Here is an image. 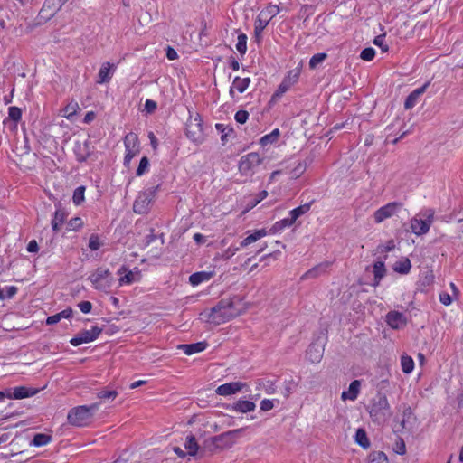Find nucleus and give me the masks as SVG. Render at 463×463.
Wrapping results in <instances>:
<instances>
[{"mask_svg": "<svg viewBox=\"0 0 463 463\" xmlns=\"http://www.w3.org/2000/svg\"><path fill=\"white\" fill-rule=\"evenodd\" d=\"M244 310V304L240 298L234 297L231 299H223L211 309L209 319L215 324H222L238 317Z\"/></svg>", "mask_w": 463, "mask_h": 463, "instance_id": "f257e3e1", "label": "nucleus"}, {"mask_svg": "<svg viewBox=\"0 0 463 463\" xmlns=\"http://www.w3.org/2000/svg\"><path fill=\"white\" fill-rule=\"evenodd\" d=\"M99 404L95 402L90 406H77L69 411L67 415L68 422L73 426L82 427L90 424L94 413Z\"/></svg>", "mask_w": 463, "mask_h": 463, "instance_id": "f03ea898", "label": "nucleus"}, {"mask_svg": "<svg viewBox=\"0 0 463 463\" xmlns=\"http://www.w3.org/2000/svg\"><path fill=\"white\" fill-rule=\"evenodd\" d=\"M262 163V158L258 153L251 152L241 157L238 168L241 175L245 178H251L255 169Z\"/></svg>", "mask_w": 463, "mask_h": 463, "instance_id": "7ed1b4c3", "label": "nucleus"}, {"mask_svg": "<svg viewBox=\"0 0 463 463\" xmlns=\"http://www.w3.org/2000/svg\"><path fill=\"white\" fill-rule=\"evenodd\" d=\"M89 280L96 289L108 292L111 288L114 279L108 269L98 268L89 277Z\"/></svg>", "mask_w": 463, "mask_h": 463, "instance_id": "20e7f679", "label": "nucleus"}, {"mask_svg": "<svg viewBox=\"0 0 463 463\" xmlns=\"http://www.w3.org/2000/svg\"><path fill=\"white\" fill-rule=\"evenodd\" d=\"M186 136L194 143H202L204 139L203 121L198 113L190 116L186 122Z\"/></svg>", "mask_w": 463, "mask_h": 463, "instance_id": "39448f33", "label": "nucleus"}, {"mask_svg": "<svg viewBox=\"0 0 463 463\" xmlns=\"http://www.w3.org/2000/svg\"><path fill=\"white\" fill-rule=\"evenodd\" d=\"M280 9L276 5H269L263 10H261L256 19L254 33L256 38H260L262 31L268 25L269 21L275 17Z\"/></svg>", "mask_w": 463, "mask_h": 463, "instance_id": "423d86ee", "label": "nucleus"}, {"mask_svg": "<svg viewBox=\"0 0 463 463\" xmlns=\"http://www.w3.org/2000/svg\"><path fill=\"white\" fill-rule=\"evenodd\" d=\"M158 185L149 188L139 194L133 204V210L138 214H144L148 212L150 205L156 197Z\"/></svg>", "mask_w": 463, "mask_h": 463, "instance_id": "0eeeda50", "label": "nucleus"}, {"mask_svg": "<svg viewBox=\"0 0 463 463\" xmlns=\"http://www.w3.org/2000/svg\"><path fill=\"white\" fill-rule=\"evenodd\" d=\"M369 413L374 420H383L390 415V405L385 395L378 394L372 402Z\"/></svg>", "mask_w": 463, "mask_h": 463, "instance_id": "6e6552de", "label": "nucleus"}, {"mask_svg": "<svg viewBox=\"0 0 463 463\" xmlns=\"http://www.w3.org/2000/svg\"><path fill=\"white\" fill-rule=\"evenodd\" d=\"M423 215L425 219L413 217L411 220V230L417 236L426 234L433 222L434 212L432 210H428Z\"/></svg>", "mask_w": 463, "mask_h": 463, "instance_id": "1a4fd4ad", "label": "nucleus"}, {"mask_svg": "<svg viewBox=\"0 0 463 463\" xmlns=\"http://www.w3.org/2000/svg\"><path fill=\"white\" fill-rule=\"evenodd\" d=\"M242 431V429H237L224 432L221 435L211 438L206 443L215 446L216 448H228L234 443L235 438L239 433Z\"/></svg>", "mask_w": 463, "mask_h": 463, "instance_id": "9d476101", "label": "nucleus"}, {"mask_svg": "<svg viewBox=\"0 0 463 463\" xmlns=\"http://www.w3.org/2000/svg\"><path fill=\"white\" fill-rule=\"evenodd\" d=\"M124 144L126 146V156L124 158V165H129L132 158L139 153V142L137 135L130 132L126 135L124 138Z\"/></svg>", "mask_w": 463, "mask_h": 463, "instance_id": "9b49d317", "label": "nucleus"}, {"mask_svg": "<svg viewBox=\"0 0 463 463\" xmlns=\"http://www.w3.org/2000/svg\"><path fill=\"white\" fill-rule=\"evenodd\" d=\"M102 329L99 326H93L90 330H83L77 334L70 340L73 346H78L81 344H86L96 340L101 334Z\"/></svg>", "mask_w": 463, "mask_h": 463, "instance_id": "f8f14e48", "label": "nucleus"}, {"mask_svg": "<svg viewBox=\"0 0 463 463\" xmlns=\"http://www.w3.org/2000/svg\"><path fill=\"white\" fill-rule=\"evenodd\" d=\"M402 204L397 202L389 203L379 208L373 214L374 221L377 223L383 222L385 219L392 217L400 208Z\"/></svg>", "mask_w": 463, "mask_h": 463, "instance_id": "ddd939ff", "label": "nucleus"}, {"mask_svg": "<svg viewBox=\"0 0 463 463\" xmlns=\"http://www.w3.org/2000/svg\"><path fill=\"white\" fill-rule=\"evenodd\" d=\"M67 0H45L40 11L43 18L52 17L64 5Z\"/></svg>", "mask_w": 463, "mask_h": 463, "instance_id": "4468645a", "label": "nucleus"}, {"mask_svg": "<svg viewBox=\"0 0 463 463\" xmlns=\"http://www.w3.org/2000/svg\"><path fill=\"white\" fill-rule=\"evenodd\" d=\"M247 384L241 382H232L220 385L215 392L221 396H228L241 392Z\"/></svg>", "mask_w": 463, "mask_h": 463, "instance_id": "2eb2a0df", "label": "nucleus"}, {"mask_svg": "<svg viewBox=\"0 0 463 463\" xmlns=\"http://www.w3.org/2000/svg\"><path fill=\"white\" fill-rule=\"evenodd\" d=\"M386 323L393 329H400L407 325V318L403 313L390 311L386 315Z\"/></svg>", "mask_w": 463, "mask_h": 463, "instance_id": "dca6fc26", "label": "nucleus"}, {"mask_svg": "<svg viewBox=\"0 0 463 463\" xmlns=\"http://www.w3.org/2000/svg\"><path fill=\"white\" fill-rule=\"evenodd\" d=\"M73 150L77 156V159L80 162L85 161L90 155V149L87 140L76 141Z\"/></svg>", "mask_w": 463, "mask_h": 463, "instance_id": "f3484780", "label": "nucleus"}, {"mask_svg": "<svg viewBox=\"0 0 463 463\" xmlns=\"http://www.w3.org/2000/svg\"><path fill=\"white\" fill-rule=\"evenodd\" d=\"M429 85H430V81L426 82L422 87L414 90L406 98V100L404 102L405 109H409L413 108L416 105L419 97L425 92V90H426V89L428 88Z\"/></svg>", "mask_w": 463, "mask_h": 463, "instance_id": "a211bd4d", "label": "nucleus"}, {"mask_svg": "<svg viewBox=\"0 0 463 463\" xmlns=\"http://www.w3.org/2000/svg\"><path fill=\"white\" fill-rule=\"evenodd\" d=\"M38 391L36 389H30L25 386H19L14 389L13 393H8L6 396L11 399H24L33 396Z\"/></svg>", "mask_w": 463, "mask_h": 463, "instance_id": "6ab92c4d", "label": "nucleus"}, {"mask_svg": "<svg viewBox=\"0 0 463 463\" xmlns=\"http://www.w3.org/2000/svg\"><path fill=\"white\" fill-rule=\"evenodd\" d=\"M207 346L205 342H198L194 344H182L177 347L179 350L184 351V353L187 355H192L195 353H199L203 351Z\"/></svg>", "mask_w": 463, "mask_h": 463, "instance_id": "aec40b11", "label": "nucleus"}, {"mask_svg": "<svg viewBox=\"0 0 463 463\" xmlns=\"http://www.w3.org/2000/svg\"><path fill=\"white\" fill-rule=\"evenodd\" d=\"M373 272L374 276L373 286L377 287L386 274L384 262L382 260L375 261L373 266Z\"/></svg>", "mask_w": 463, "mask_h": 463, "instance_id": "412c9836", "label": "nucleus"}, {"mask_svg": "<svg viewBox=\"0 0 463 463\" xmlns=\"http://www.w3.org/2000/svg\"><path fill=\"white\" fill-rule=\"evenodd\" d=\"M360 386H361L360 381H358V380L353 381L349 385L348 391L342 392V395H341L342 400L354 401L358 396V393L360 391Z\"/></svg>", "mask_w": 463, "mask_h": 463, "instance_id": "4be33fe9", "label": "nucleus"}, {"mask_svg": "<svg viewBox=\"0 0 463 463\" xmlns=\"http://www.w3.org/2000/svg\"><path fill=\"white\" fill-rule=\"evenodd\" d=\"M267 235V231L265 229L256 230L251 234L248 235L240 242L241 248H245L250 244L257 241L258 240L265 237Z\"/></svg>", "mask_w": 463, "mask_h": 463, "instance_id": "5701e85b", "label": "nucleus"}, {"mask_svg": "<svg viewBox=\"0 0 463 463\" xmlns=\"http://www.w3.org/2000/svg\"><path fill=\"white\" fill-rule=\"evenodd\" d=\"M250 82V78H240L236 77L233 80L232 86L230 89V95H234V90H237L238 92L243 93L246 89L249 87V84Z\"/></svg>", "mask_w": 463, "mask_h": 463, "instance_id": "b1692460", "label": "nucleus"}, {"mask_svg": "<svg viewBox=\"0 0 463 463\" xmlns=\"http://www.w3.org/2000/svg\"><path fill=\"white\" fill-rule=\"evenodd\" d=\"M307 359L313 363H318L322 359L323 356V350L319 345H309L308 349L307 350Z\"/></svg>", "mask_w": 463, "mask_h": 463, "instance_id": "393cba45", "label": "nucleus"}, {"mask_svg": "<svg viewBox=\"0 0 463 463\" xmlns=\"http://www.w3.org/2000/svg\"><path fill=\"white\" fill-rule=\"evenodd\" d=\"M256 405L254 402L246 400H240L236 402L232 408L234 411L246 413L254 411Z\"/></svg>", "mask_w": 463, "mask_h": 463, "instance_id": "a878e982", "label": "nucleus"}, {"mask_svg": "<svg viewBox=\"0 0 463 463\" xmlns=\"http://www.w3.org/2000/svg\"><path fill=\"white\" fill-rule=\"evenodd\" d=\"M184 448L187 450V454L190 456H195L199 451V446L194 435H188L184 442Z\"/></svg>", "mask_w": 463, "mask_h": 463, "instance_id": "bb28decb", "label": "nucleus"}, {"mask_svg": "<svg viewBox=\"0 0 463 463\" xmlns=\"http://www.w3.org/2000/svg\"><path fill=\"white\" fill-rule=\"evenodd\" d=\"M112 64L109 62H105L102 64L101 68L99 71V83L108 82L111 79V68Z\"/></svg>", "mask_w": 463, "mask_h": 463, "instance_id": "cd10ccee", "label": "nucleus"}, {"mask_svg": "<svg viewBox=\"0 0 463 463\" xmlns=\"http://www.w3.org/2000/svg\"><path fill=\"white\" fill-rule=\"evenodd\" d=\"M213 276L211 272H196L189 277V281L193 286H197L202 282L208 281Z\"/></svg>", "mask_w": 463, "mask_h": 463, "instance_id": "c85d7f7f", "label": "nucleus"}, {"mask_svg": "<svg viewBox=\"0 0 463 463\" xmlns=\"http://www.w3.org/2000/svg\"><path fill=\"white\" fill-rule=\"evenodd\" d=\"M65 218H66V215L62 210H61V209L56 210V212L54 213L53 219L52 220V228L53 232H56L61 230V228L65 221Z\"/></svg>", "mask_w": 463, "mask_h": 463, "instance_id": "c756f323", "label": "nucleus"}, {"mask_svg": "<svg viewBox=\"0 0 463 463\" xmlns=\"http://www.w3.org/2000/svg\"><path fill=\"white\" fill-rule=\"evenodd\" d=\"M411 264L408 258H404L397 262H395L393 266V269L395 272L400 274H408L411 270Z\"/></svg>", "mask_w": 463, "mask_h": 463, "instance_id": "7c9ffc66", "label": "nucleus"}, {"mask_svg": "<svg viewBox=\"0 0 463 463\" xmlns=\"http://www.w3.org/2000/svg\"><path fill=\"white\" fill-rule=\"evenodd\" d=\"M367 463H388V458L383 451H372L368 455Z\"/></svg>", "mask_w": 463, "mask_h": 463, "instance_id": "2f4dec72", "label": "nucleus"}, {"mask_svg": "<svg viewBox=\"0 0 463 463\" xmlns=\"http://www.w3.org/2000/svg\"><path fill=\"white\" fill-rule=\"evenodd\" d=\"M327 268V264H319L311 269L307 270L303 276V279L316 278L319 274L324 273Z\"/></svg>", "mask_w": 463, "mask_h": 463, "instance_id": "473e14b6", "label": "nucleus"}, {"mask_svg": "<svg viewBox=\"0 0 463 463\" xmlns=\"http://www.w3.org/2000/svg\"><path fill=\"white\" fill-rule=\"evenodd\" d=\"M402 369L404 373H410L413 371L414 362L412 358L407 354H403L401 357Z\"/></svg>", "mask_w": 463, "mask_h": 463, "instance_id": "72a5a7b5", "label": "nucleus"}, {"mask_svg": "<svg viewBox=\"0 0 463 463\" xmlns=\"http://www.w3.org/2000/svg\"><path fill=\"white\" fill-rule=\"evenodd\" d=\"M139 279H140L139 272H133V271L129 270L119 279V284L120 285H123V284L129 285L135 281L139 280Z\"/></svg>", "mask_w": 463, "mask_h": 463, "instance_id": "f704fd0d", "label": "nucleus"}, {"mask_svg": "<svg viewBox=\"0 0 463 463\" xmlns=\"http://www.w3.org/2000/svg\"><path fill=\"white\" fill-rule=\"evenodd\" d=\"M355 441L364 449L370 446L366 432L363 429H358L355 434Z\"/></svg>", "mask_w": 463, "mask_h": 463, "instance_id": "c9c22d12", "label": "nucleus"}, {"mask_svg": "<svg viewBox=\"0 0 463 463\" xmlns=\"http://www.w3.org/2000/svg\"><path fill=\"white\" fill-rule=\"evenodd\" d=\"M79 109H80V107H79L78 102L71 101L63 109V117H65L66 118H71L72 116L76 115V113Z\"/></svg>", "mask_w": 463, "mask_h": 463, "instance_id": "e433bc0d", "label": "nucleus"}, {"mask_svg": "<svg viewBox=\"0 0 463 463\" xmlns=\"http://www.w3.org/2000/svg\"><path fill=\"white\" fill-rule=\"evenodd\" d=\"M310 205H311L310 203L300 205V206L293 209L292 211H290L289 215L296 222V220L298 218H299L301 215L305 214L306 213H307L309 211Z\"/></svg>", "mask_w": 463, "mask_h": 463, "instance_id": "4c0bfd02", "label": "nucleus"}, {"mask_svg": "<svg viewBox=\"0 0 463 463\" xmlns=\"http://www.w3.org/2000/svg\"><path fill=\"white\" fill-rule=\"evenodd\" d=\"M294 222H295V221L293 220V218L291 216L288 217V218H285V219H283V220H281L279 222H277L272 226L270 231H272L273 232H279V231L283 230L286 227L291 226Z\"/></svg>", "mask_w": 463, "mask_h": 463, "instance_id": "58836bf2", "label": "nucleus"}, {"mask_svg": "<svg viewBox=\"0 0 463 463\" xmlns=\"http://www.w3.org/2000/svg\"><path fill=\"white\" fill-rule=\"evenodd\" d=\"M279 136V129H274L270 134L263 136L260 143L261 146H267L269 144H272L278 140V137Z\"/></svg>", "mask_w": 463, "mask_h": 463, "instance_id": "ea45409f", "label": "nucleus"}, {"mask_svg": "<svg viewBox=\"0 0 463 463\" xmlns=\"http://www.w3.org/2000/svg\"><path fill=\"white\" fill-rule=\"evenodd\" d=\"M52 438L49 435L38 433L33 437L32 444L40 447L48 444L51 441Z\"/></svg>", "mask_w": 463, "mask_h": 463, "instance_id": "a19ab883", "label": "nucleus"}, {"mask_svg": "<svg viewBox=\"0 0 463 463\" xmlns=\"http://www.w3.org/2000/svg\"><path fill=\"white\" fill-rule=\"evenodd\" d=\"M299 75H300V69L296 68L288 72V75L284 78V80L291 87L298 81Z\"/></svg>", "mask_w": 463, "mask_h": 463, "instance_id": "79ce46f5", "label": "nucleus"}, {"mask_svg": "<svg viewBox=\"0 0 463 463\" xmlns=\"http://www.w3.org/2000/svg\"><path fill=\"white\" fill-rule=\"evenodd\" d=\"M97 396L104 402L113 401L118 396V392L114 390H101L98 392Z\"/></svg>", "mask_w": 463, "mask_h": 463, "instance_id": "37998d69", "label": "nucleus"}, {"mask_svg": "<svg viewBox=\"0 0 463 463\" xmlns=\"http://www.w3.org/2000/svg\"><path fill=\"white\" fill-rule=\"evenodd\" d=\"M236 49L241 54H245L247 51V36L244 33H240L238 35V43L236 44Z\"/></svg>", "mask_w": 463, "mask_h": 463, "instance_id": "c03bdc74", "label": "nucleus"}, {"mask_svg": "<svg viewBox=\"0 0 463 463\" xmlns=\"http://www.w3.org/2000/svg\"><path fill=\"white\" fill-rule=\"evenodd\" d=\"M84 186H80L74 191L72 200L76 205H80L84 201Z\"/></svg>", "mask_w": 463, "mask_h": 463, "instance_id": "a18cd8bd", "label": "nucleus"}, {"mask_svg": "<svg viewBox=\"0 0 463 463\" xmlns=\"http://www.w3.org/2000/svg\"><path fill=\"white\" fill-rule=\"evenodd\" d=\"M8 117L14 122H18L22 118V110L18 107H10L8 109Z\"/></svg>", "mask_w": 463, "mask_h": 463, "instance_id": "49530a36", "label": "nucleus"}, {"mask_svg": "<svg viewBox=\"0 0 463 463\" xmlns=\"http://www.w3.org/2000/svg\"><path fill=\"white\" fill-rule=\"evenodd\" d=\"M413 419H414V416H413L412 410L410 407L405 408L402 412V427L407 428V425L410 423V420H413Z\"/></svg>", "mask_w": 463, "mask_h": 463, "instance_id": "de8ad7c7", "label": "nucleus"}, {"mask_svg": "<svg viewBox=\"0 0 463 463\" xmlns=\"http://www.w3.org/2000/svg\"><path fill=\"white\" fill-rule=\"evenodd\" d=\"M326 58V53H317L309 61V67L315 69L319 63L323 62Z\"/></svg>", "mask_w": 463, "mask_h": 463, "instance_id": "09e8293b", "label": "nucleus"}, {"mask_svg": "<svg viewBox=\"0 0 463 463\" xmlns=\"http://www.w3.org/2000/svg\"><path fill=\"white\" fill-rule=\"evenodd\" d=\"M100 246H101V242L99 241V235H97L95 233L91 234L89 239V248L91 250H97L100 248Z\"/></svg>", "mask_w": 463, "mask_h": 463, "instance_id": "8fccbe9b", "label": "nucleus"}, {"mask_svg": "<svg viewBox=\"0 0 463 463\" xmlns=\"http://www.w3.org/2000/svg\"><path fill=\"white\" fill-rule=\"evenodd\" d=\"M375 51L372 47L365 48L362 51L360 57L362 60L370 61L374 58Z\"/></svg>", "mask_w": 463, "mask_h": 463, "instance_id": "3c124183", "label": "nucleus"}, {"mask_svg": "<svg viewBox=\"0 0 463 463\" xmlns=\"http://www.w3.org/2000/svg\"><path fill=\"white\" fill-rule=\"evenodd\" d=\"M17 293V288L14 286H10L6 288V293L4 292L3 289H0V300H4L6 298H12Z\"/></svg>", "mask_w": 463, "mask_h": 463, "instance_id": "603ef678", "label": "nucleus"}, {"mask_svg": "<svg viewBox=\"0 0 463 463\" xmlns=\"http://www.w3.org/2000/svg\"><path fill=\"white\" fill-rule=\"evenodd\" d=\"M149 161L146 156H143L139 162V165L137 169V175H142L148 168Z\"/></svg>", "mask_w": 463, "mask_h": 463, "instance_id": "864d4df0", "label": "nucleus"}, {"mask_svg": "<svg viewBox=\"0 0 463 463\" xmlns=\"http://www.w3.org/2000/svg\"><path fill=\"white\" fill-rule=\"evenodd\" d=\"M306 170V165L304 163L299 162L291 171V177L298 178Z\"/></svg>", "mask_w": 463, "mask_h": 463, "instance_id": "5fc2aeb1", "label": "nucleus"}, {"mask_svg": "<svg viewBox=\"0 0 463 463\" xmlns=\"http://www.w3.org/2000/svg\"><path fill=\"white\" fill-rule=\"evenodd\" d=\"M216 129L222 133L221 139L225 142L230 132H232V128H228L222 124H216Z\"/></svg>", "mask_w": 463, "mask_h": 463, "instance_id": "6e6d98bb", "label": "nucleus"}, {"mask_svg": "<svg viewBox=\"0 0 463 463\" xmlns=\"http://www.w3.org/2000/svg\"><path fill=\"white\" fill-rule=\"evenodd\" d=\"M83 225V222L80 218L76 217L70 220L68 222V227L70 230L76 231L80 229Z\"/></svg>", "mask_w": 463, "mask_h": 463, "instance_id": "4d7b16f0", "label": "nucleus"}, {"mask_svg": "<svg viewBox=\"0 0 463 463\" xmlns=\"http://www.w3.org/2000/svg\"><path fill=\"white\" fill-rule=\"evenodd\" d=\"M249 118V113L246 110H239L235 114V120L240 124H244Z\"/></svg>", "mask_w": 463, "mask_h": 463, "instance_id": "13d9d810", "label": "nucleus"}, {"mask_svg": "<svg viewBox=\"0 0 463 463\" xmlns=\"http://www.w3.org/2000/svg\"><path fill=\"white\" fill-rule=\"evenodd\" d=\"M395 247L394 241L392 240H390L386 242L384 245H380L378 247V251L381 253L388 252L393 250Z\"/></svg>", "mask_w": 463, "mask_h": 463, "instance_id": "bf43d9fd", "label": "nucleus"}, {"mask_svg": "<svg viewBox=\"0 0 463 463\" xmlns=\"http://www.w3.org/2000/svg\"><path fill=\"white\" fill-rule=\"evenodd\" d=\"M384 37H385V35H384V34H381V35L376 36V37L374 38V40H373V43H374L375 45H377V46L381 47L383 52H387L389 48H388V46H387V45H385V44L383 43V42H384Z\"/></svg>", "mask_w": 463, "mask_h": 463, "instance_id": "052dcab7", "label": "nucleus"}, {"mask_svg": "<svg viewBox=\"0 0 463 463\" xmlns=\"http://www.w3.org/2000/svg\"><path fill=\"white\" fill-rule=\"evenodd\" d=\"M240 249H241L240 245L239 246H231L227 250H225L222 257L225 259H230L232 256H234Z\"/></svg>", "mask_w": 463, "mask_h": 463, "instance_id": "680f3d73", "label": "nucleus"}, {"mask_svg": "<svg viewBox=\"0 0 463 463\" xmlns=\"http://www.w3.org/2000/svg\"><path fill=\"white\" fill-rule=\"evenodd\" d=\"M79 308L84 314H88L91 311L92 304L90 301H81L78 304Z\"/></svg>", "mask_w": 463, "mask_h": 463, "instance_id": "e2e57ef3", "label": "nucleus"}, {"mask_svg": "<svg viewBox=\"0 0 463 463\" xmlns=\"http://www.w3.org/2000/svg\"><path fill=\"white\" fill-rule=\"evenodd\" d=\"M156 102L152 99H146L145 103V109L147 113L152 114L156 109Z\"/></svg>", "mask_w": 463, "mask_h": 463, "instance_id": "0e129e2a", "label": "nucleus"}, {"mask_svg": "<svg viewBox=\"0 0 463 463\" xmlns=\"http://www.w3.org/2000/svg\"><path fill=\"white\" fill-rule=\"evenodd\" d=\"M290 86L283 80L282 82L279 84L278 90L275 93V96L279 97L283 95Z\"/></svg>", "mask_w": 463, "mask_h": 463, "instance_id": "69168bd1", "label": "nucleus"}, {"mask_svg": "<svg viewBox=\"0 0 463 463\" xmlns=\"http://www.w3.org/2000/svg\"><path fill=\"white\" fill-rule=\"evenodd\" d=\"M274 407L271 400L265 399L260 402V410L263 411H270Z\"/></svg>", "mask_w": 463, "mask_h": 463, "instance_id": "338daca9", "label": "nucleus"}, {"mask_svg": "<svg viewBox=\"0 0 463 463\" xmlns=\"http://www.w3.org/2000/svg\"><path fill=\"white\" fill-rule=\"evenodd\" d=\"M439 300L443 305L448 306L451 303V297L449 294L443 292L439 295Z\"/></svg>", "mask_w": 463, "mask_h": 463, "instance_id": "774afa93", "label": "nucleus"}]
</instances>
